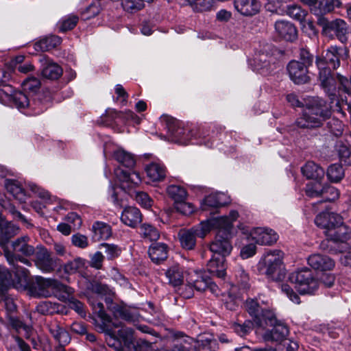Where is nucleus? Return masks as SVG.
Here are the masks:
<instances>
[{"label":"nucleus","mask_w":351,"mask_h":351,"mask_svg":"<svg viewBox=\"0 0 351 351\" xmlns=\"http://www.w3.org/2000/svg\"><path fill=\"white\" fill-rule=\"evenodd\" d=\"M239 217V213L237 210H231L228 216H222L219 217H213L205 221H202L198 226L193 227L196 232L198 237L204 238L212 230L224 229L226 225L233 223Z\"/></svg>","instance_id":"obj_7"},{"label":"nucleus","mask_w":351,"mask_h":351,"mask_svg":"<svg viewBox=\"0 0 351 351\" xmlns=\"http://www.w3.org/2000/svg\"><path fill=\"white\" fill-rule=\"evenodd\" d=\"M167 193L175 201V204L185 200L187 196V193L183 187L175 184L169 186L167 188Z\"/></svg>","instance_id":"obj_43"},{"label":"nucleus","mask_w":351,"mask_h":351,"mask_svg":"<svg viewBox=\"0 0 351 351\" xmlns=\"http://www.w3.org/2000/svg\"><path fill=\"white\" fill-rule=\"evenodd\" d=\"M140 234L145 239L149 241H156L160 237L158 230L154 226L147 223H144L141 226Z\"/></svg>","instance_id":"obj_45"},{"label":"nucleus","mask_w":351,"mask_h":351,"mask_svg":"<svg viewBox=\"0 0 351 351\" xmlns=\"http://www.w3.org/2000/svg\"><path fill=\"white\" fill-rule=\"evenodd\" d=\"M317 24L322 28L325 34L332 35L334 34L341 43H345L347 40L348 26L343 20L336 19L328 21L324 16H319L317 19Z\"/></svg>","instance_id":"obj_10"},{"label":"nucleus","mask_w":351,"mask_h":351,"mask_svg":"<svg viewBox=\"0 0 351 351\" xmlns=\"http://www.w3.org/2000/svg\"><path fill=\"white\" fill-rule=\"evenodd\" d=\"M316 63L319 70V80L322 87L330 97H334L337 86L336 80L331 75L330 70L325 67L323 61H317Z\"/></svg>","instance_id":"obj_14"},{"label":"nucleus","mask_w":351,"mask_h":351,"mask_svg":"<svg viewBox=\"0 0 351 351\" xmlns=\"http://www.w3.org/2000/svg\"><path fill=\"white\" fill-rule=\"evenodd\" d=\"M110 157L121 166L132 169L136 165V159L133 154L122 147L115 148L111 153Z\"/></svg>","instance_id":"obj_20"},{"label":"nucleus","mask_w":351,"mask_h":351,"mask_svg":"<svg viewBox=\"0 0 351 351\" xmlns=\"http://www.w3.org/2000/svg\"><path fill=\"white\" fill-rule=\"evenodd\" d=\"M341 223V216L330 212L321 213L315 219V223L317 226L325 230L326 235L330 232V229L335 227V224H340Z\"/></svg>","instance_id":"obj_17"},{"label":"nucleus","mask_w":351,"mask_h":351,"mask_svg":"<svg viewBox=\"0 0 351 351\" xmlns=\"http://www.w3.org/2000/svg\"><path fill=\"white\" fill-rule=\"evenodd\" d=\"M61 38L52 35L46 38H43L36 44V49L40 48L42 51H49L61 43Z\"/></svg>","instance_id":"obj_42"},{"label":"nucleus","mask_w":351,"mask_h":351,"mask_svg":"<svg viewBox=\"0 0 351 351\" xmlns=\"http://www.w3.org/2000/svg\"><path fill=\"white\" fill-rule=\"evenodd\" d=\"M289 280L295 285V289L300 294H313L319 286V280L308 268L291 273Z\"/></svg>","instance_id":"obj_6"},{"label":"nucleus","mask_w":351,"mask_h":351,"mask_svg":"<svg viewBox=\"0 0 351 351\" xmlns=\"http://www.w3.org/2000/svg\"><path fill=\"white\" fill-rule=\"evenodd\" d=\"M114 175L124 188L136 186L141 183V176L136 171H127L117 167L114 169Z\"/></svg>","instance_id":"obj_19"},{"label":"nucleus","mask_w":351,"mask_h":351,"mask_svg":"<svg viewBox=\"0 0 351 351\" xmlns=\"http://www.w3.org/2000/svg\"><path fill=\"white\" fill-rule=\"evenodd\" d=\"M4 185L7 191L19 202L22 203L25 201L27 197L25 192L17 180L5 179Z\"/></svg>","instance_id":"obj_32"},{"label":"nucleus","mask_w":351,"mask_h":351,"mask_svg":"<svg viewBox=\"0 0 351 351\" xmlns=\"http://www.w3.org/2000/svg\"><path fill=\"white\" fill-rule=\"evenodd\" d=\"M225 258L214 255L207 264V270L213 276L223 279L226 275Z\"/></svg>","instance_id":"obj_27"},{"label":"nucleus","mask_w":351,"mask_h":351,"mask_svg":"<svg viewBox=\"0 0 351 351\" xmlns=\"http://www.w3.org/2000/svg\"><path fill=\"white\" fill-rule=\"evenodd\" d=\"M189 284L198 291L209 289L214 294L218 293V287L204 271H195Z\"/></svg>","instance_id":"obj_12"},{"label":"nucleus","mask_w":351,"mask_h":351,"mask_svg":"<svg viewBox=\"0 0 351 351\" xmlns=\"http://www.w3.org/2000/svg\"><path fill=\"white\" fill-rule=\"evenodd\" d=\"M326 236L329 239L335 242H346L351 238V230L343 223L341 217V223L335 224Z\"/></svg>","instance_id":"obj_24"},{"label":"nucleus","mask_w":351,"mask_h":351,"mask_svg":"<svg viewBox=\"0 0 351 351\" xmlns=\"http://www.w3.org/2000/svg\"><path fill=\"white\" fill-rule=\"evenodd\" d=\"M165 276L171 285L180 286L184 282V268L179 264L174 263L167 269Z\"/></svg>","instance_id":"obj_29"},{"label":"nucleus","mask_w":351,"mask_h":351,"mask_svg":"<svg viewBox=\"0 0 351 351\" xmlns=\"http://www.w3.org/2000/svg\"><path fill=\"white\" fill-rule=\"evenodd\" d=\"M327 125L331 133L335 136H340L343 130V125L341 121L337 119H331L328 123Z\"/></svg>","instance_id":"obj_58"},{"label":"nucleus","mask_w":351,"mask_h":351,"mask_svg":"<svg viewBox=\"0 0 351 351\" xmlns=\"http://www.w3.org/2000/svg\"><path fill=\"white\" fill-rule=\"evenodd\" d=\"M339 159L346 165H351V150L346 147H341L339 151Z\"/></svg>","instance_id":"obj_64"},{"label":"nucleus","mask_w":351,"mask_h":351,"mask_svg":"<svg viewBox=\"0 0 351 351\" xmlns=\"http://www.w3.org/2000/svg\"><path fill=\"white\" fill-rule=\"evenodd\" d=\"M9 280V274L7 272L6 278L3 279V280H0V293L2 294V298L0 299V302L3 300L5 304V307L8 312H13L16 309V305L12 299L5 297L4 294V291L5 289V285Z\"/></svg>","instance_id":"obj_47"},{"label":"nucleus","mask_w":351,"mask_h":351,"mask_svg":"<svg viewBox=\"0 0 351 351\" xmlns=\"http://www.w3.org/2000/svg\"><path fill=\"white\" fill-rule=\"evenodd\" d=\"M99 12L100 8L97 5L91 4L82 12V16L84 20L90 19L97 16Z\"/></svg>","instance_id":"obj_63"},{"label":"nucleus","mask_w":351,"mask_h":351,"mask_svg":"<svg viewBox=\"0 0 351 351\" xmlns=\"http://www.w3.org/2000/svg\"><path fill=\"white\" fill-rule=\"evenodd\" d=\"M108 113L109 115L114 119L116 123H124L125 121H132L134 123L138 124L141 121V119L131 110L117 112L114 110H111Z\"/></svg>","instance_id":"obj_39"},{"label":"nucleus","mask_w":351,"mask_h":351,"mask_svg":"<svg viewBox=\"0 0 351 351\" xmlns=\"http://www.w3.org/2000/svg\"><path fill=\"white\" fill-rule=\"evenodd\" d=\"M347 56L346 48L337 47L336 46L330 47L326 52L324 59H317V61H323L325 64V67L331 70L336 69L339 66L340 58L343 56Z\"/></svg>","instance_id":"obj_16"},{"label":"nucleus","mask_w":351,"mask_h":351,"mask_svg":"<svg viewBox=\"0 0 351 351\" xmlns=\"http://www.w3.org/2000/svg\"><path fill=\"white\" fill-rule=\"evenodd\" d=\"M196 232L193 228L182 229L178 232V237L182 247L186 250H192L196 243Z\"/></svg>","instance_id":"obj_35"},{"label":"nucleus","mask_w":351,"mask_h":351,"mask_svg":"<svg viewBox=\"0 0 351 351\" xmlns=\"http://www.w3.org/2000/svg\"><path fill=\"white\" fill-rule=\"evenodd\" d=\"M175 208L178 212L185 215H191L195 210L193 204L186 202L185 200H182L176 203Z\"/></svg>","instance_id":"obj_59"},{"label":"nucleus","mask_w":351,"mask_h":351,"mask_svg":"<svg viewBox=\"0 0 351 351\" xmlns=\"http://www.w3.org/2000/svg\"><path fill=\"white\" fill-rule=\"evenodd\" d=\"M270 58L271 56L267 52L260 51L256 53L252 59L249 60V64L253 70L265 74L270 67Z\"/></svg>","instance_id":"obj_23"},{"label":"nucleus","mask_w":351,"mask_h":351,"mask_svg":"<svg viewBox=\"0 0 351 351\" xmlns=\"http://www.w3.org/2000/svg\"><path fill=\"white\" fill-rule=\"evenodd\" d=\"M341 2L339 0H322L319 2L318 10L320 14L318 16H322L324 14L332 12L335 8L339 7Z\"/></svg>","instance_id":"obj_50"},{"label":"nucleus","mask_w":351,"mask_h":351,"mask_svg":"<svg viewBox=\"0 0 351 351\" xmlns=\"http://www.w3.org/2000/svg\"><path fill=\"white\" fill-rule=\"evenodd\" d=\"M194 11L205 12L209 10L213 5L212 0H185Z\"/></svg>","instance_id":"obj_49"},{"label":"nucleus","mask_w":351,"mask_h":351,"mask_svg":"<svg viewBox=\"0 0 351 351\" xmlns=\"http://www.w3.org/2000/svg\"><path fill=\"white\" fill-rule=\"evenodd\" d=\"M49 331L60 346L63 347L70 342L71 337L68 332L57 324L50 325Z\"/></svg>","instance_id":"obj_37"},{"label":"nucleus","mask_w":351,"mask_h":351,"mask_svg":"<svg viewBox=\"0 0 351 351\" xmlns=\"http://www.w3.org/2000/svg\"><path fill=\"white\" fill-rule=\"evenodd\" d=\"M235 10L243 16H253L259 12L261 4L258 0H234Z\"/></svg>","instance_id":"obj_21"},{"label":"nucleus","mask_w":351,"mask_h":351,"mask_svg":"<svg viewBox=\"0 0 351 351\" xmlns=\"http://www.w3.org/2000/svg\"><path fill=\"white\" fill-rule=\"evenodd\" d=\"M271 326H274L272 330L267 331L264 335L266 340L280 341L285 339L289 335L287 326L282 323H278L276 318L275 323Z\"/></svg>","instance_id":"obj_28"},{"label":"nucleus","mask_w":351,"mask_h":351,"mask_svg":"<svg viewBox=\"0 0 351 351\" xmlns=\"http://www.w3.org/2000/svg\"><path fill=\"white\" fill-rule=\"evenodd\" d=\"M0 245L5 248L8 241L18 234L19 228L10 222L0 223Z\"/></svg>","instance_id":"obj_33"},{"label":"nucleus","mask_w":351,"mask_h":351,"mask_svg":"<svg viewBox=\"0 0 351 351\" xmlns=\"http://www.w3.org/2000/svg\"><path fill=\"white\" fill-rule=\"evenodd\" d=\"M232 223L226 225L224 229L217 231L215 240L210 245V250L215 254H218L219 257L225 258L228 256L232 246L230 243L232 237Z\"/></svg>","instance_id":"obj_9"},{"label":"nucleus","mask_w":351,"mask_h":351,"mask_svg":"<svg viewBox=\"0 0 351 351\" xmlns=\"http://www.w3.org/2000/svg\"><path fill=\"white\" fill-rule=\"evenodd\" d=\"M308 66L300 61L292 60L287 65V71L290 79L296 84H302L308 82Z\"/></svg>","instance_id":"obj_13"},{"label":"nucleus","mask_w":351,"mask_h":351,"mask_svg":"<svg viewBox=\"0 0 351 351\" xmlns=\"http://www.w3.org/2000/svg\"><path fill=\"white\" fill-rule=\"evenodd\" d=\"M56 280L36 277L34 282L29 286V292L34 297L48 298L52 295Z\"/></svg>","instance_id":"obj_11"},{"label":"nucleus","mask_w":351,"mask_h":351,"mask_svg":"<svg viewBox=\"0 0 351 351\" xmlns=\"http://www.w3.org/2000/svg\"><path fill=\"white\" fill-rule=\"evenodd\" d=\"M71 242L73 245L80 248H85L88 245V241L86 236L81 234H75L71 237Z\"/></svg>","instance_id":"obj_62"},{"label":"nucleus","mask_w":351,"mask_h":351,"mask_svg":"<svg viewBox=\"0 0 351 351\" xmlns=\"http://www.w3.org/2000/svg\"><path fill=\"white\" fill-rule=\"evenodd\" d=\"M314 183H309L306 186V194L310 197H323L325 185H322L321 180H315Z\"/></svg>","instance_id":"obj_46"},{"label":"nucleus","mask_w":351,"mask_h":351,"mask_svg":"<svg viewBox=\"0 0 351 351\" xmlns=\"http://www.w3.org/2000/svg\"><path fill=\"white\" fill-rule=\"evenodd\" d=\"M84 265L85 260L78 257L66 263L64 266V271L68 274H73L82 269Z\"/></svg>","instance_id":"obj_48"},{"label":"nucleus","mask_w":351,"mask_h":351,"mask_svg":"<svg viewBox=\"0 0 351 351\" xmlns=\"http://www.w3.org/2000/svg\"><path fill=\"white\" fill-rule=\"evenodd\" d=\"M42 75L51 80H57L62 75V69L56 63L47 62L46 64H43Z\"/></svg>","instance_id":"obj_40"},{"label":"nucleus","mask_w":351,"mask_h":351,"mask_svg":"<svg viewBox=\"0 0 351 351\" xmlns=\"http://www.w3.org/2000/svg\"><path fill=\"white\" fill-rule=\"evenodd\" d=\"M74 289L56 280L53 294L60 300L66 302L73 296Z\"/></svg>","instance_id":"obj_38"},{"label":"nucleus","mask_w":351,"mask_h":351,"mask_svg":"<svg viewBox=\"0 0 351 351\" xmlns=\"http://www.w3.org/2000/svg\"><path fill=\"white\" fill-rule=\"evenodd\" d=\"M58 259L51 256V253L45 248H42L36 253L35 264L44 272L53 271L58 265Z\"/></svg>","instance_id":"obj_15"},{"label":"nucleus","mask_w":351,"mask_h":351,"mask_svg":"<svg viewBox=\"0 0 351 351\" xmlns=\"http://www.w3.org/2000/svg\"><path fill=\"white\" fill-rule=\"evenodd\" d=\"M10 73L0 70V103L15 107L26 114H38L45 109L40 107L37 109L31 104L28 97L22 91L15 90L13 87L7 84L10 78Z\"/></svg>","instance_id":"obj_1"},{"label":"nucleus","mask_w":351,"mask_h":351,"mask_svg":"<svg viewBox=\"0 0 351 351\" xmlns=\"http://www.w3.org/2000/svg\"><path fill=\"white\" fill-rule=\"evenodd\" d=\"M147 178L152 182H160L165 179L167 169L160 160L153 161L145 168Z\"/></svg>","instance_id":"obj_22"},{"label":"nucleus","mask_w":351,"mask_h":351,"mask_svg":"<svg viewBox=\"0 0 351 351\" xmlns=\"http://www.w3.org/2000/svg\"><path fill=\"white\" fill-rule=\"evenodd\" d=\"M328 178L332 182H339L344 176V171L339 164L329 166L327 170Z\"/></svg>","instance_id":"obj_44"},{"label":"nucleus","mask_w":351,"mask_h":351,"mask_svg":"<svg viewBox=\"0 0 351 351\" xmlns=\"http://www.w3.org/2000/svg\"><path fill=\"white\" fill-rule=\"evenodd\" d=\"M110 226L101 221H96L92 226V238L95 241L107 239L111 236Z\"/></svg>","instance_id":"obj_36"},{"label":"nucleus","mask_w":351,"mask_h":351,"mask_svg":"<svg viewBox=\"0 0 351 351\" xmlns=\"http://www.w3.org/2000/svg\"><path fill=\"white\" fill-rule=\"evenodd\" d=\"M245 308L258 327H264L265 325H272L275 323V314L268 298L262 295L248 298L245 301Z\"/></svg>","instance_id":"obj_5"},{"label":"nucleus","mask_w":351,"mask_h":351,"mask_svg":"<svg viewBox=\"0 0 351 351\" xmlns=\"http://www.w3.org/2000/svg\"><path fill=\"white\" fill-rule=\"evenodd\" d=\"M78 21V17L75 15H69L63 18L58 23V28L60 32H64L73 29Z\"/></svg>","instance_id":"obj_51"},{"label":"nucleus","mask_w":351,"mask_h":351,"mask_svg":"<svg viewBox=\"0 0 351 351\" xmlns=\"http://www.w3.org/2000/svg\"><path fill=\"white\" fill-rule=\"evenodd\" d=\"M275 29L278 34L287 41H293L297 38V29L290 22L278 21L275 23Z\"/></svg>","instance_id":"obj_25"},{"label":"nucleus","mask_w":351,"mask_h":351,"mask_svg":"<svg viewBox=\"0 0 351 351\" xmlns=\"http://www.w3.org/2000/svg\"><path fill=\"white\" fill-rule=\"evenodd\" d=\"M13 250L15 252H19L22 254L29 256L34 253L33 246L29 245L25 237L16 239L12 243Z\"/></svg>","instance_id":"obj_41"},{"label":"nucleus","mask_w":351,"mask_h":351,"mask_svg":"<svg viewBox=\"0 0 351 351\" xmlns=\"http://www.w3.org/2000/svg\"><path fill=\"white\" fill-rule=\"evenodd\" d=\"M57 305L49 301H44L38 304L36 310L38 313L45 314H52L57 311Z\"/></svg>","instance_id":"obj_56"},{"label":"nucleus","mask_w":351,"mask_h":351,"mask_svg":"<svg viewBox=\"0 0 351 351\" xmlns=\"http://www.w3.org/2000/svg\"><path fill=\"white\" fill-rule=\"evenodd\" d=\"M287 14L293 19L302 21L306 15V12L301 7L292 5L287 7Z\"/></svg>","instance_id":"obj_54"},{"label":"nucleus","mask_w":351,"mask_h":351,"mask_svg":"<svg viewBox=\"0 0 351 351\" xmlns=\"http://www.w3.org/2000/svg\"><path fill=\"white\" fill-rule=\"evenodd\" d=\"M226 195L223 193H212L207 195L201 203V208L208 210L211 208H218L227 204Z\"/></svg>","instance_id":"obj_30"},{"label":"nucleus","mask_w":351,"mask_h":351,"mask_svg":"<svg viewBox=\"0 0 351 351\" xmlns=\"http://www.w3.org/2000/svg\"><path fill=\"white\" fill-rule=\"evenodd\" d=\"M239 228L242 234L246 236L247 240L253 241L258 245H271L275 243L278 238L277 233L274 230L267 228L257 227L250 228L245 225L240 224Z\"/></svg>","instance_id":"obj_8"},{"label":"nucleus","mask_w":351,"mask_h":351,"mask_svg":"<svg viewBox=\"0 0 351 351\" xmlns=\"http://www.w3.org/2000/svg\"><path fill=\"white\" fill-rule=\"evenodd\" d=\"M283 259L284 253L281 250H269L260 258L256 265L257 270L269 280L280 282L286 276Z\"/></svg>","instance_id":"obj_3"},{"label":"nucleus","mask_w":351,"mask_h":351,"mask_svg":"<svg viewBox=\"0 0 351 351\" xmlns=\"http://www.w3.org/2000/svg\"><path fill=\"white\" fill-rule=\"evenodd\" d=\"M21 85L25 90L35 92L39 88L40 82L37 77H31L25 79Z\"/></svg>","instance_id":"obj_57"},{"label":"nucleus","mask_w":351,"mask_h":351,"mask_svg":"<svg viewBox=\"0 0 351 351\" xmlns=\"http://www.w3.org/2000/svg\"><path fill=\"white\" fill-rule=\"evenodd\" d=\"M302 114L296 119L295 125L300 128H317L331 115V107L319 97L304 99Z\"/></svg>","instance_id":"obj_2"},{"label":"nucleus","mask_w":351,"mask_h":351,"mask_svg":"<svg viewBox=\"0 0 351 351\" xmlns=\"http://www.w3.org/2000/svg\"><path fill=\"white\" fill-rule=\"evenodd\" d=\"M235 278L238 286L245 289L248 287L249 276L242 267H238L235 270Z\"/></svg>","instance_id":"obj_53"},{"label":"nucleus","mask_w":351,"mask_h":351,"mask_svg":"<svg viewBox=\"0 0 351 351\" xmlns=\"http://www.w3.org/2000/svg\"><path fill=\"white\" fill-rule=\"evenodd\" d=\"M307 261L311 267L319 271H330L333 269L335 266L333 259L321 254H313L309 256Z\"/></svg>","instance_id":"obj_18"},{"label":"nucleus","mask_w":351,"mask_h":351,"mask_svg":"<svg viewBox=\"0 0 351 351\" xmlns=\"http://www.w3.org/2000/svg\"><path fill=\"white\" fill-rule=\"evenodd\" d=\"M123 8L128 12H135L141 10L143 6V0H121Z\"/></svg>","instance_id":"obj_52"},{"label":"nucleus","mask_w":351,"mask_h":351,"mask_svg":"<svg viewBox=\"0 0 351 351\" xmlns=\"http://www.w3.org/2000/svg\"><path fill=\"white\" fill-rule=\"evenodd\" d=\"M101 245L105 248V253L108 259L112 260L118 257L121 252V248L116 245L103 243Z\"/></svg>","instance_id":"obj_60"},{"label":"nucleus","mask_w":351,"mask_h":351,"mask_svg":"<svg viewBox=\"0 0 351 351\" xmlns=\"http://www.w3.org/2000/svg\"><path fill=\"white\" fill-rule=\"evenodd\" d=\"M339 191L334 186L326 184L323 198L324 202H330L339 197Z\"/></svg>","instance_id":"obj_61"},{"label":"nucleus","mask_w":351,"mask_h":351,"mask_svg":"<svg viewBox=\"0 0 351 351\" xmlns=\"http://www.w3.org/2000/svg\"><path fill=\"white\" fill-rule=\"evenodd\" d=\"M121 220L125 225L134 228L141 222L142 215L137 208L129 206L123 210Z\"/></svg>","instance_id":"obj_26"},{"label":"nucleus","mask_w":351,"mask_h":351,"mask_svg":"<svg viewBox=\"0 0 351 351\" xmlns=\"http://www.w3.org/2000/svg\"><path fill=\"white\" fill-rule=\"evenodd\" d=\"M166 126L171 140L181 145L198 144L204 145L207 147H211L213 143L205 136H199V132L194 130H189L188 128L182 127V123L173 117H165Z\"/></svg>","instance_id":"obj_4"},{"label":"nucleus","mask_w":351,"mask_h":351,"mask_svg":"<svg viewBox=\"0 0 351 351\" xmlns=\"http://www.w3.org/2000/svg\"><path fill=\"white\" fill-rule=\"evenodd\" d=\"M132 196H134L136 202L144 208H148L152 206V200L146 193L143 191H135L134 195H132Z\"/></svg>","instance_id":"obj_55"},{"label":"nucleus","mask_w":351,"mask_h":351,"mask_svg":"<svg viewBox=\"0 0 351 351\" xmlns=\"http://www.w3.org/2000/svg\"><path fill=\"white\" fill-rule=\"evenodd\" d=\"M302 172L308 179L322 180L324 177V170L313 161L307 162L302 168Z\"/></svg>","instance_id":"obj_34"},{"label":"nucleus","mask_w":351,"mask_h":351,"mask_svg":"<svg viewBox=\"0 0 351 351\" xmlns=\"http://www.w3.org/2000/svg\"><path fill=\"white\" fill-rule=\"evenodd\" d=\"M148 254L154 263H160L167 258L168 247L163 243H153L149 248Z\"/></svg>","instance_id":"obj_31"}]
</instances>
